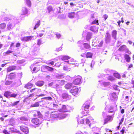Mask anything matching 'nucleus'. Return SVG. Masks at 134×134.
Returning a JSON list of instances; mask_svg holds the SVG:
<instances>
[{
  "instance_id": "nucleus-1",
  "label": "nucleus",
  "mask_w": 134,
  "mask_h": 134,
  "mask_svg": "<svg viewBox=\"0 0 134 134\" xmlns=\"http://www.w3.org/2000/svg\"><path fill=\"white\" fill-rule=\"evenodd\" d=\"M66 115L64 114L52 112L51 113L50 116L51 120H53L54 119L56 118L60 120L64 119L66 117Z\"/></svg>"
},
{
  "instance_id": "nucleus-2",
  "label": "nucleus",
  "mask_w": 134,
  "mask_h": 134,
  "mask_svg": "<svg viewBox=\"0 0 134 134\" xmlns=\"http://www.w3.org/2000/svg\"><path fill=\"white\" fill-rule=\"evenodd\" d=\"M105 41L106 43H109L111 41V37L110 33L107 32L105 35Z\"/></svg>"
},
{
  "instance_id": "nucleus-3",
  "label": "nucleus",
  "mask_w": 134,
  "mask_h": 134,
  "mask_svg": "<svg viewBox=\"0 0 134 134\" xmlns=\"http://www.w3.org/2000/svg\"><path fill=\"white\" fill-rule=\"evenodd\" d=\"M78 92V89L76 87H73L72 89L70 91V92L74 96H76Z\"/></svg>"
},
{
  "instance_id": "nucleus-4",
  "label": "nucleus",
  "mask_w": 134,
  "mask_h": 134,
  "mask_svg": "<svg viewBox=\"0 0 134 134\" xmlns=\"http://www.w3.org/2000/svg\"><path fill=\"white\" fill-rule=\"evenodd\" d=\"M82 77L80 76H78L77 78L73 82V83L75 85H78L82 82L81 79Z\"/></svg>"
},
{
  "instance_id": "nucleus-5",
  "label": "nucleus",
  "mask_w": 134,
  "mask_h": 134,
  "mask_svg": "<svg viewBox=\"0 0 134 134\" xmlns=\"http://www.w3.org/2000/svg\"><path fill=\"white\" fill-rule=\"evenodd\" d=\"M69 107L68 106H66L65 105H63L61 108L59 110L60 111L63 112H66L69 111L68 108Z\"/></svg>"
},
{
  "instance_id": "nucleus-6",
  "label": "nucleus",
  "mask_w": 134,
  "mask_h": 134,
  "mask_svg": "<svg viewBox=\"0 0 134 134\" xmlns=\"http://www.w3.org/2000/svg\"><path fill=\"white\" fill-rule=\"evenodd\" d=\"M104 119V124H105L107 123L108 122L111 121L113 119V117L112 116H108Z\"/></svg>"
},
{
  "instance_id": "nucleus-7",
  "label": "nucleus",
  "mask_w": 134,
  "mask_h": 134,
  "mask_svg": "<svg viewBox=\"0 0 134 134\" xmlns=\"http://www.w3.org/2000/svg\"><path fill=\"white\" fill-rule=\"evenodd\" d=\"M34 37L32 36L24 37L21 39V40L25 42H28L32 40Z\"/></svg>"
},
{
  "instance_id": "nucleus-8",
  "label": "nucleus",
  "mask_w": 134,
  "mask_h": 134,
  "mask_svg": "<svg viewBox=\"0 0 134 134\" xmlns=\"http://www.w3.org/2000/svg\"><path fill=\"white\" fill-rule=\"evenodd\" d=\"M20 129L21 131L26 134H27L29 132L28 128L24 126H20Z\"/></svg>"
},
{
  "instance_id": "nucleus-9",
  "label": "nucleus",
  "mask_w": 134,
  "mask_h": 134,
  "mask_svg": "<svg viewBox=\"0 0 134 134\" xmlns=\"http://www.w3.org/2000/svg\"><path fill=\"white\" fill-rule=\"evenodd\" d=\"M110 99L113 101L117 100L118 97L116 93L114 92L112 93L110 97Z\"/></svg>"
},
{
  "instance_id": "nucleus-10",
  "label": "nucleus",
  "mask_w": 134,
  "mask_h": 134,
  "mask_svg": "<svg viewBox=\"0 0 134 134\" xmlns=\"http://www.w3.org/2000/svg\"><path fill=\"white\" fill-rule=\"evenodd\" d=\"M117 35V31L115 30H113L111 32V36L113 38L116 40V36Z\"/></svg>"
},
{
  "instance_id": "nucleus-11",
  "label": "nucleus",
  "mask_w": 134,
  "mask_h": 134,
  "mask_svg": "<svg viewBox=\"0 0 134 134\" xmlns=\"http://www.w3.org/2000/svg\"><path fill=\"white\" fill-rule=\"evenodd\" d=\"M10 131H11L12 132H16L19 134H21L20 131L13 127H10L9 128Z\"/></svg>"
},
{
  "instance_id": "nucleus-12",
  "label": "nucleus",
  "mask_w": 134,
  "mask_h": 134,
  "mask_svg": "<svg viewBox=\"0 0 134 134\" xmlns=\"http://www.w3.org/2000/svg\"><path fill=\"white\" fill-rule=\"evenodd\" d=\"M92 33L91 32H88L86 36V40L88 41H89L90 39L92 38Z\"/></svg>"
},
{
  "instance_id": "nucleus-13",
  "label": "nucleus",
  "mask_w": 134,
  "mask_h": 134,
  "mask_svg": "<svg viewBox=\"0 0 134 134\" xmlns=\"http://www.w3.org/2000/svg\"><path fill=\"white\" fill-rule=\"evenodd\" d=\"M44 83V82L43 81H39L36 83L35 84L39 87L42 86Z\"/></svg>"
},
{
  "instance_id": "nucleus-14",
  "label": "nucleus",
  "mask_w": 134,
  "mask_h": 134,
  "mask_svg": "<svg viewBox=\"0 0 134 134\" xmlns=\"http://www.w3.org/2000/svg\"><path fill=\"white\" fill-rule=\"evenodd\" d=\"M62 97L63 99H69L71 98V96L69 95L67 93H64L62 94Z\"/></svg>"
},
{
  "instance_id": "nucleus-15",
  "label": "nucleus",
  "mask_w": 134,
  "mask_h": 134,
  "mask_svg": "<svg viewBox=\"0 0 134 134\" xmlns=\"http://www.w3.org/2000/svg\"><path fill=\"white\" fill-rule=\"evenodd\" d=\"M31 121L32 123L36 125L39 124L40 122L39 119L37 118L33 119Z\"/></svg>"
},
{
  "instance_id": "nucleus-16",
  "label": "nucleus",
  "mask_w": 134,
  "mask_h": 134,
  "mask_svg": "<svg viewBox=\"0 0 134 134\" xmlns=\"http://www.w3.org/2000/svg\"><path fill=\"white\" fill-rule=\"evenodd\" d=\"M60 59L63 60H68L70 58V57L68 56L61 55L59 57Z\"/></svg>"
},
{
  "instance_id": "nucleus-17",
  "label": "nucleus",
  "mask_w": 134,
  "mask_h": 134,
  "mask_svg": "<svg viewBox=\"0 0 134 134\" xmlns=\"http://www.w3.org/2000/svg\"><path fill=\"white\" fill-rule=\"evenodd\" d=\"M90 107L89 104H84L82 107V109H84L86 111Z\"/></svg>"
},
{
  "instance_id": "nucleus-18",
  "label": "nucleus",
  "mask_w": 134,
  "mask_h": 134,
  "mask_svg": "<svg viewBox=\"0 0 134 134\" xmlns=\"http://www.w3.org/2000/svg\"><path fill=\"white\" fill-rule=\"evenodd\" d=\"M16 68V66H10L7 68V72H10L12 70H15Z\"/></svg>"
},
{
  "instance_id": "nucleus-19",
  "label": "nucleus",
  "mask_w": 134,
  "mask_h": 134,
  "mask_svg": "<svg viewBox=\"0 0 134 134\" xmlns=\"http://www.w3.org/2000/svg\"><path fill=\"white\" fill-rule=\"evenodd\" d=\"M75 62V61L74 60V59L72 58L68 61H64L65 62L69 64L74 65L75 64V63L74 62Z\"/></svg>"
},
{
  "instance_id": "nucleus-20",
  "label": "nucleus",
  "mask_w": 134,
  "mask_h": 134,
  "mask_svg": "<svg viewBox=\"0 0 134 134\" xmlns=\"http://www.w3.org/2000/svg\"><path fill=\"white\" fill-rule=\"evenodd\" d=\"M22 15H25L27 14V10L26 8L25 7H23L22 8Z\"/></svg>"
},
{
  "instance_id": "nucleus-21",
  "label": "nucleus",
  "mask_w": 134,
  "mask_h": 134,
  "mask_svg": "<svg viewBox=\"0 0 134 134\" xmlns=\"http://www.w3.org/2000/svg\"><path fill=\"white\" fill-rule=\"evenodd\" d=\"M42 101H41L39 102H36L34 104H32L31 105L30 107H38L39 106V103Z\"/></svg>"
},
{
  "instance_id": "nucleus-22",
  "label": "nucleus",
  "mask_w": 134,
  "mask_h": 134,
  "mask_svg": "<svg viewBox=\"0 0 134 134\" xmlns=\"http://www.w3.org/2000/svg\"><path fill=\"white\" fill-rule=\"evenodd\" d=\"M124 58L126 61L127 62H129L130 60V58L129 55L127 54L124 55Z\"/></svg>"
},
{
  "instance_id": "nucleus-23",
  "label": "nucleus",
  "mask_w": 134,
  "mask_h": 134,
  "mask_svg": "<svg viewBox=\"0 0 134 134\" xmlns=\"http://www.w3.org/2000/svg\"><path fill=\"white\" fill-rule=\"evenodd\" d=\"M91 30L94 32H96L98 31V28L96 27L93 26L91 27Z\"/></svg>"
},
{
  "instance_id": "nucleus-24",
  "label": "nucleus",
  "mask_w": 134,
  "mask_h": 134,
  "mask_svg": "<svg viewBox=\"0 0 134 134\" xmlns=\"http://www.w3.org/2000/svg\"><path fill=\"white\" fill-rule=\"evenodd\" d=\"M33 86V85L31 83H28L24 86V87L27 89H30Z\"/></svg>"
},
{
  "instance_id": "nucleus-25",
  "label": "nucleus",
  "mask_w": 134,
  "mask_h": 134,
  "mask_svg": "<svg viewBox=\"0 0 134 134\" xmlns=\"http://www.w3.org/2000/svg\"><path fill=\"white\" fill-rule=\"evenodd\" d=\"M72 86L71 83H68L66 84L65 86V88L67 89H69L71 88Z\"/></svg>"
},
{
  "instance_id": "nucleus-26",
  "label": "nucleus",
  "mask_w": 134,
  "mask_h": 134,
  "mask_svg": "<svg viewBox=\"0 0 134 134\" xmlns=\"http://www.w3.org/2000/svg\"><path fill=\"white\" fill-rule=\"evenodd\" d=\"M126 48V46L123 45L119 48V50L120 51H122L125 50Z\"/></svg>"
},
{
  "instance_id": "nucleus-27",
  "label": "nucleus",
  "mask_w": 134,
  "mask_h": 134,
  "mask_svg": "<svg viewBox=\"0 0 134 134\" xmlns=\"http://www.w3.org/2000/svg\"><path fill=\"white\" fill-rule=\"evenodd\" d=\"M42 68H45L50 71H52L53 69L52 68L48 66H42Z\"/></svg>"
},
{
  "instance_id": "nucleus-28",
  "label": "nucleus",
  "mask_w": 134,
  "mask_h": 134,
  "mask_svg": "<svg viewBox=\"0 0 134 134\" xmlns=\"http://www.w3.org/2000/svg\"><path fill=\"white\" fill-rule=\"evenodd\" d=\"M11 93L9 91H6L4 92V96L7 98H8V97L10 96Z\"/></svg>"
},
{
  "instance_id": "nucleus-29",
  "label": "nucleus",
  "mask_w": 134,
  "mask_h": 134,
  "mask_svg": "<svg viewBox=\"0 0 134 134\" xmlns=\"http://www.w3.org/2000/svg\"><path fill=\"white\" fill-rule=\"evenodd\" d=\"M20 119L21 120L23 121V123H24L25 124V122H24V121H27V119L25 117L23 116L20 118Z\"/></svg>"
},
{
  "instance_id": "nucleus-30",
  "label": "nucleus",
  "mask_w": 134,
  "mask_h": 134,
  "mask_svg": "<svg viewBox=\"0 0 134 134\" xmlns=\"http://www.w3.org/2000/svg\"><path fill=\"white\" fill-rule=\"evenodd\" d=\"M40 25V20L37 21L36 24L34 28V29H36Z\"/></svg>"
},
{
  "instance_id": "nucleus-31",
  "label": "nucleus",
  "mask_w": 134,
  "mask_h": 134,
  "mask_svg": "<svg viewBox=\"0 0 134 134\" xmlns=\"http://www.w3.org/2000/svg\"><path fill=\"white\" fill-rule=\"evenodd\" d=\"M83 45L84 47L86 49H89L90 48V45L87 43H84Z\"/></svg>"
},
{
  "instance_id": "nucleus-32",
  "label": "nucleus",
  "mask_w": 134,
  "mask_h": 134,
  "mask_svg": "<svg viewBox=\"0 0 134 134\" xmlns=\"http://www.w3.org/2000/svg\"><path fill=\"white\" fill-rule=\"evenodd\" d=\"M26 4L29 7H30L31 5V3L30 0H25Z\"/></svg>"
},
{
  "instance_id": "nucleus-33",
  "label": "nucleus",
  "mask_w": 134,
  "mask_h": 134,
  "mask_svg": "<svg viewBox=\"0 0 134 134\" xmlns=\"http://www.w3.org/2000/svg\"><path fill=\"white\" fill-rule=\"evenodd\" d=\"M75 14L74 12L71 13L69 14L68 15V17L70 18H72L74 17Z\"/></svg>"
},
{
  "instance_id": "nucleus-34",
  "label": "nucleus",
  "mask_w": 134,
  "mask_h": 134,
  "mask_svg": "<svg viewBox=\"0 0 134 134\" xmlns=\"http://www.w3.org/2000/svg\"><path fill=\"white\" fill-rule=\"evenodd\" d=\"M92 54L90 52L87 53L86 55V57L87 58H91L92 56Z\"/></svg>"
},
{
  "instance_id": "nucleus-35",
  "label": "nucleus",
  "mask_w": 134,
  "mask_h": 134,
  "mask_svg": "<svg viewBox=\"0 0 134 134\" xmlns=\"http://www.w3.org/2000/svg\"><path fill=\"white\" fill-rule=\"evenodd\" d=\"M58 82L61 86L64 85L65 83V81L64 80H60L58 81Z\"/></svg>"
},
{
  "instance_id": "nucleus-36",
  "label": "nucleus",
  "mask_w": 134,
  "mask_h": 134,
  "mask_svg": "<svg viewBox=\"0 0 134 134\" xmlns=\"http://www.w3.org/2000/svg\"><path fill=\"white\" fill-rule=\"evenodd\" d=\"M51 106L52 107L53 109L57 108L58 107V105L56 104L53 103L51 104Z\"/></svg>"
},
{
  "instance_id": "nucleus-37",
  "label": "nucleus",
  "mask_w": 134,
  "mask_h": 134,
  "mask_svg": "<svg viewBox=\"0 0 134 134\" xmlns=\"http://www.w3.org/2000/svg\"><path fill=\"white\" fill-rule=\"evenodd\" d=\"M6 26V25L5 23H3L0 25V27L1 29H4Z\"/></svg>"
},
{
  "instance_id": "nucleus-38",
  "label": "nucleus",
  "mask_w": 134,
  "mask_h": 134,
  "mask_svg": "<svg viewBox=\"0 0 134 134\" xmlns=\"http://www.w3.org/2000/svg\"><path fill=\"white\" fill-rule=\"evenodd\" d=\"M110 84V83L109 82H104L103 83V85L105 87L108 86Z\"/></svg>"
},
{
  "instance_id": "nucleus-39",
  "label": "nucleus",
  "mask_w": 134,
  "mask_h": 134,
  "mask_svg": "<svg viewBox=\"0 0 134 134\" xmlns=\"http://www.w3.org/2000/svg\"><path fill=\"white\" fill-rule=\"evenodd\" d=\"M114 75L115 77L119 79L120 78V75L118 73H114Z\"/></svg>"
},
{
  "instance_id": "nucleus-40",
  "label": "nucleus",
  "mask_w": 134,
  "mask_h": 134,
  "mask_svg": "<svg viewBox=\"0 0 134 134\" xmlns=\"http://www.w3.org/2000/svg\"><path fill=\"white\" fill-rule=\"evenodd\" d=\"M14 26V25H13L12 24L10 23H9L7 25L8 28V29H12V28H13Z\"/></svg>"
},
{
  "instance_id": "nucleus-41",
  "label": "nucleus",
  "mask_w": 134,
  "mask_h": 134,
  "mask_svg": "<svg viewBox=\"0 0 134 134\" xmlns=\"http://www.w3.org/2000/svg\"><path fill=\"white\" fill-rule=\"evenodd\" d=\"M12 82V81H7L5 82V84L6 85H10Z\"/></svg>"
},
{
  "instance_id": "nucleus-42",
  "label": "nucleus",
  "mask_w": 134,
  "mask_h": 134,
  "mask_svg": "<svg viewBox=\"0 0 134 134\" xmlns=\"http://www.w3.org/2000/svg\"><path fill=\"white\" fill-rule=\"evenodd\" d=\"M52 98L50 97L43 98H41V99H45L49 100H51L52 99Z\"/></svg>"
},
{
  "instance_id": "nucleus-43",
  "label": "nucleus",
  "mask_w": 134,
  "mask_h": 134,
  "mask_svg": "<svg viewBox=\"0 0 134 134\" xmlns=\"http://www.w3.org/2000/svg\"><path fill=\"white\" fill-rule=\"evenodd\" d=\"M35 90L37 91H40L41 90L38 89L36 88H34L31 90L30 91V92H32L35 91Z\"/></svg>"
},
{
  "instance_id": "nucleus-44",
  "label": "nucleus",
  "mask_w": 134,
  "mask_h": 134,
  "mask_svg": "<svg viewBox=\"0 0 134 134\" xmlns=\"http://www.w3.org/2000/svg\"><path fill=\"white\" fill-rule=\"evenodd\" d=\"M108 79L111 81H113L115 80V78L113 76H109L108 77Z\"/></svg>"
},
{
  "instance_id": "nucleus-45",
  "label": "nucleus",
  "mask_w": 134,
  "mask_h": 134,
  "mask_svg": "<svg viewBox=\"0 0 134 134\" xmlns=\"http://www.w3.org/2000/svg\"><path fill=\"white\" fill-rule=\"evenodd\" d=\"M37 116L39 118H41L42 117V115L40 111H37Z\"/></svg>"
},
{
  "instance_id": "nucleus-46",
  "label": "nucleus",
  "mask_w": 134,
  "mask_h": 134,
  "mask_svg": "<svg viewBox=\"0 0 134 134\" xmlns=\"http://www.w3.org/2000/svg\"><path fill=\"white\" fill-rule=\"evenodd\" d=\"M37 44L38 45H40L42 44V40L40 39H38L37 40Z\"/></svg>"
},
{
  "instance_id": "nucleus-47",
  "label": "nucleus",
  "mask_w": 134,
  "mask_h": 134,
  "mask_svg": "<svg viewBox=\"0 0 134 134\" xmlns=\"http://www.w3.org/2000/svg\"><path fill=\"white\" fill-rule=\"evenodd\" d=\"M90 118L91 117L90 116L88 117V118H86V120H85L87 124H89L90 123V121H89V119H91Z\"/></svg>"
},
{
  "instance_id": "nucleus-48",
  "label": "nucleus",
  "mask_w": 134,
  "mask_h": 134,
  "mask_svg": "<svg viewBox=\"0 0 134 134\" xmlns=\"http://www.w3.org/2000/svg\"><path fill=\"white\" fill-rule=\"evenodd\" d=\"M108 115H107L106 113L104 112H103L102 114V116L103 117V118L104 119L106 117H107Z\"/></svg>"
},
{
  "instance_id": "nucleus-49",
  "label": "nucleus",
  "mask_w": 134,
  "mask_h": 134,
  "mask_svg": "<svg viewBox=\"0 0 134 134\" xmlns=\"http://www.w3.org/2000/svg\"><path fill=\"white\" fill-rule=\"evenodd\" d=\"M56 77L58 79H62L63 77V75H58L56 76Z\"/></svg>"
},
{
  "instance_id": "nucleus-50",
  "label": "nucleus",
  "mask_w": 134,
  "mask_h": 134,
  "mask_svg": "<svg viewBox=\"0 0 134 134\" xmlns=\"http://www.w3.org/2000/svg\"><path fill=\"white\" fill-rule=\"evenodd\" d=\"M55 35L56 36V37L58 39L59 38L61 37V35L58 33H56Z\"/></svg>"
},
{
  "instance_id": "nucleus-51",
  "label": "nucleus",
  "mask_w": 134,
  "mask_h": 134,
  "mask_svg": "<svg viewBox=\"0 0 134 134\" xmlns=\"http://www.w3.org/2000/svg\"><path fill=\"white\" fill-rule=\"evenodd\" d=\"M95 61H92V62L90 65V66L91 67V68H92L93 67V66L95 64Z\"/></svg>"
},
{
  "instance_id": "nucleus-52",
  "label": "nucleus",
  "mask_w": 134,
  "mask_h": 134,
  "mask_svg": "<svg viewBox=\"0 0 134 134\" xmlns=\"http://www.w3.org/2000/svg\"><path fill=\"white\" fill-rule=\"evenodd\" d=\"M17 95V94L13 93L10 94V97H15Z\"/></svg>"
},
{
  "instance_id": "nucleus-53",
  "label": "nucleus",
  "mask_w": 134,
  "mask_h": 134,
  "mask_svg": "<svg viewBox=\"0 0 134 134\" xmlns=\"http://www.w3.org/2000/svg\"><path fill=\"white\" fill-rule=\"evenodd\" d=\"M77 121L79 123H80L81 124H83L84 122V120L83 119H81V120H80V121L79 120H78Z\"/></svg>"
},
{
  "instance_id": "nucleus-54",
  "label": "nucleus",
  "mask_w": 134,
  "mask_h": 134,
  "mask_svg": "<svg viewBox=\"0 0 134 134\" xmlns=\"http://www.w3.org/2000/svg\"><path fill=\"white\" fill-rule=\"evenodd\" d=\"M34 96V94H30L29 96H27L26 98H30Z\"/></svg>"
},
{
  "instance_id": "nucleus-55",
  "label": "nucleus",
  "mask_w": 134,
  "mask_h": 134,
  "mask_svg": "<svg viewBox=\"0 0 134 134\" xmlns=\"http://www.w3.org/2000/svg\"><path fill=\"white\" fill-rule=\"evenodd\" d=\"M58 84H56L54 86V87L56 89H58V88H60Z\"/></svg>"
},
{
  "instance_id": "nucleus-56",
  "label": "nucleus",
  "mask_w": 134,
  "mask_h": 134,
  "mask_svg": "<svg viewBox=\"0 0 134 134\" xmlns=\"http://www.w3.org/2000/svg\"><path fill=\"white\" fill-rule=\"evenodd\" d=\"M97 23H98V21L96 20H94L92 23V24H96Z\"/></svg>"
},
{
  "instance_id": "nucleus-57",
  "label": "nucleus",
  "mask_w": 134,
  "mask_h": 134,
  "mask_svg": "<svg viewBox=\"0 0 134 134\" xmlns=\"http://www.w3.org/2000/svg\"><path fill=\"white\" fill-rule=\"evenodd\" d=\"M38 70L39 69H37L36 67H34L33 69V71L34 72H37Z\"/></svg>"
},
{
  "instance_id": "nucleus-58",
  "label": "nucleus",
  "mask_w": 134,
  "mask_h": 134,
  "mask_svg": "<svg viewBox=\"0 0 134 134\" xmlns=\"http://www.w3.org/2000/svg\"><path fill=\"white\" fill-rule=\"evenodd\" d=\"M103 43V41H101L100 43H99V45H98V46L99 47H102Z\"/></svg>"
},
{
  "instance_id": "nucleus-59",
  "label": "nucleus",
  "mask_w": 134,
  "mask_h": 134,
  "mask_svg": "<svg viewBox=\"0 0 134 134\" xmlns=\"http://www.w3.org/2000/svg\"><path fill=\"white\" fill-rule=\"evenodd\" d=\"M19 101H16L14 103H13L12 104V105L13 106H15L17 105L18 103H19Z\"/></svg>"
},
{
  "instance_id": "nucleus-60",
  "label": "nucleus",
  "mask_w": 134,
  "mask_h": 134,
  "mask_svg": "<svg viewBox=\"0 0 134 134\" xmlns=\"http://www.w3.org/2000/svg\"><path fill=\"white\" fill-rule=\"evenodd\" d=\"M108 16L107 14H105L103 15V17L104 19L105 20L107 18Z\"/></svg>"
},
{
  "instance_id": "nucleus-61",
  "label": "nucleus",
  "mask_w": 134,
  "mask_h": 134,
  "mask_svg": "<svg viewBox=\"0 0 134 134\" xmlns=\"http://www.w3.org/2000/svg\"><path fill=\"white\" fill-rule=\"evenodd\" d=\"M18 83V84L17 85L18 86H19V85H21V81L20 80H19L17 82Z\"/></svg>"
},
{
  "instance_id": "nucleus-62",
  "label": "nucleus",
  "mask_w": 134,
  "mask_h": 134,
  "mask_svg": "<svg viewBox=\"0 0 134 134\" xmlns=\"http://www.w3.org/2000/svg\"><path fill=\"white\" fill-rule=\"evenodd\" d=\"M62 49V47H60L59 48H57L56 50V51L58 52L59 51H60Z\"/></svg>"
},
{
  "instance_id": "nucleus-63",
  "label": "nucleus",
  "mask_w": 134,
  "mask_h": 134,
  "mask_svg": "<svg viewBox=\"0 0 134 134\" xmlns=\"http://www.w3.org/2000/svg\"><path fill=\"white\" fill-rule=\"evenodd\" d=\"M12 52L10 51H8L6 52V53L7 54H9L10 53H12Z\"/></svg>"
},
{
  "instance_id": "nucleus-64",
  "label": "nucleus",
  "mask_w": 134,
  "mask_h": 134,
  "mask_svg": "<svg viewBox=\"0 0 134 134\" xmlns=\"http://www.w3.org/2000/svg\"><path fill=\"white\" fill-rule=\"evenodd\" d=\"M20 45V44L19 43H17L16 45V47H19Z\"/></svg>"
}]
</instances>
